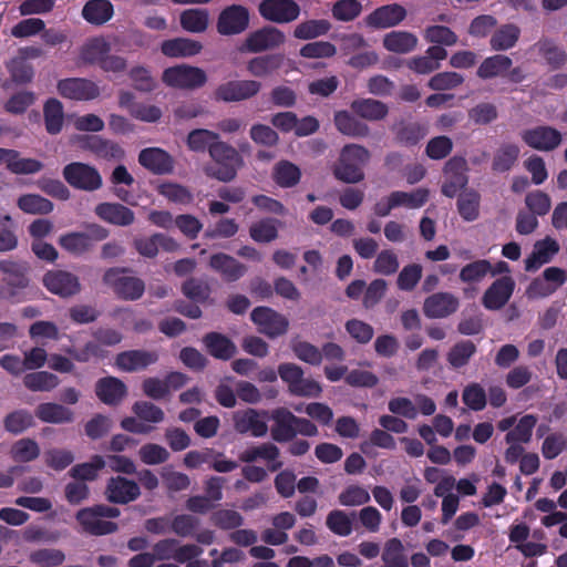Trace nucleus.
Listing matches in <instances>:
<instances>
[{"mask_svg":"<svg viewBox=\"0 0 567 567\" xmlns=\"http://www.w3.org/2000/svg\"><path fill=\"white\" fill-rule=\"evenodd\" d=\"M155 352L132 350L117 355L116 367L122 371H137L144 369L157 361Z\"/></svg>","mask_w":567,"mask_h":567,"instance_id":"26","label":"nucleus"},{"mask_svg":"<svg viewBox=\"0 0 567 567\" xmlns=\"http://www.w3.org/2000/svg\"><path fill=\"white\" fill-rule=\"evenodd\" d=\"M512 60L502 54L485 59L477 69V75L482 79L504 76L512 68Z\"/></svg>","mask_w":567,"mask_h":567,"instance_id":"38","label":"nucleus"},{"mask_svg":"<svg viewBox=\"0 0 567 567\" xmlns=\"http://www.w3.org/2000/svg\"><path fill=\"white\" fill-rule=\"evenodd\" d=\"M96 394L105 404H116L126 395V386L121 380L107 377L97 382Z\"/></svg>","mask_w":567,"mask_h":567,"instance_id":"31","label":"nucleus"},{"mask_svg":"<svg viewBox=\"0 0 567 567\" xmlns=\"http://www.w3.org/2000/svg\"><path fill=\"white\" fill-rule=\"evenodd\" d=\"M7 288L0 289V299H8L12 302H21L25 298L22 296L21 290L28 285V280L21 274H11L7 278Z\"/></svg>","mask_w":567,"mask_h":567,"instance_id":"59","label":"nucleus"},{"mask_svg":"<svg viewBox=\"0 0 567 567\" xmlns=\"http://www.w3.org/2000/svg\"><path fill=\"white\" fill-rule=\"evenodd\" d=\"M34 413L44 423L63 424L74 420V414L69 408L54 402L40 403Z\"/></svg>","mask_w":567,"mask_h":567,"instance_id":"28","label":"nucleus"},{"mask_svg":"<svg viewBox=\"0 0 567 567\" xmlns=\"http://www.w3.org/2000/svg\"><path fill=\"white\" fill-rule=\"evenodd\" d=\"M59 93L70 100L89 101L96 99L101 90L99 85L86 79H65L58 84Z\"/></svg>","mask_w":567,"mask_h":567,"instance_id":"16","label":"nucleus"},{"mask_svg":"<svg viewBox=\"0 0 567 567\" xmlns=\"http://www.w3.org/2000/svg\"><path fill=\"white\" fill-rule=\"evenodd\" d=\"M492 270V264L482 259L467 264L460 271V279L465 284H477L482 281Z\"/></svg>","mask_w":567,"mask_h":567,"instance_id":"56","label":"nucleus"},{"mask_svg":"<svg viewBox=\"0 0 567 567\" xmlns=\"http://www.w3.org/2000/svg\"><path fill=\"white\" fill-rule=\"evenodd\" d=\"M140 164L156 174H167L173 171V159L168 153L158 147H150L141 151Z\"/></svg>","mask_w":567,"mask_h":567,"instance_id":"24","label":"nucleus"},{"mask_svg":"<svg viewBox=\"0 0 567 567\" xmlns=\"http://www.w3.org/2000/svg\"><path fill=\"white\" fill-rule=\"evenodd\" d=\"M423 268L419 264H408L399 272L396 287L402 291H412L420 282Z\"/></svg>","mask_w":567,"mask_h":567,"instance_id":"54","label":"nucleus"},{"mask_svg":"<svg viewBox=\"0 0 567 567\" xmlns=\"http://www.w3.org/2000/svg\"><path fill=\"white\" fill-rule=\"evenodd\" d=\"M519 152L516 144H503L494 156L493 168L498 172L508 171L517 161Z\"/></svg>","mask_w":567,"mask_h":567,"instance_id":"58","label":"nucleus"},{"mask_svg":"<svg viewBox=\"0 0 567 567\" xmlns=\"http://www.w3.org/2000/svg\"><path fill=\"white\" fill-rule=\"evenodd\" d=\"M204 342L210 354L217 359L228 360L236 353V346L219 333H209Z\"/></svg>","mask_w":567,"mask_h":567,"instance_id":"42","label":"nucleus"},{"mask_svg":"<svg viewBox=\"0 0 567 567\" xmlns=\"http://www.w3.org/2000/svg\"><path fill=\"white\" fill-rule=\"evenodd\" d=\"M213 163L205 166V174L220 182H229L237 175L244 161L233 146L221 142L210 146Z\"/></svg>","mask_w":567,"mask_h":567,"instance_id":"1","label":"nucleus"},{"mask_svg":"<svg viewBox=\"0 0 567 567\" xmlns=\"http://www.w3.org/2000/svg\"><path fill=\"white\" fill-rule=\"evenodd\" d=\"M249 24L248 10L239 4L225 8L217 20V31L223 35H234L244 32Z\"/></svg>","mask_w":567,"mask_h":567,"instance_id":"13","label":"nucleus"},{"mask_svg":"<svg viewBox=\"0 0 567 567\" xmlns=\"http://www.w3.org/2000/svg\"><path fill=\"white\" fill-rule=\"evenodd\" d=\"M44 287L52 293L66 298L80 291L76 276L64 270H51L43 277Z\"/></svg>","mask_w":567,"mask_h":567,"instance_id":"17","label":"nucleus"},{"mask_svg":"<svg viewBox=\"0 0 567 567\" xmlns=\"http://www.w3.org/2000/svg\"><path fill=\"white\" fill-rule=\"evenodd\" d=\"M104 281L124 299H138L145 290L144 282L141 279L128 276L126 271L120 269H111L106 271L104 275Z\"/></svg>","mask_w":567,"mask_h":567,"instance_id":"12","label":"nucleus"},{"mask_svg":"<svg viewBox=\"0 0 567 567\" xmlns=\"http://www.w3.org/2000/svg\"><path fill=\"white\" fill-rule=\"evenodd\" d=\"M370 159V152L358 144L346 145L334 167V175L346 183H358L363 179V166Z\"/></svg>","mask_w":567,"mask_h":567,"instance_id":"2","label":"nucleus"},{"mask_svg":"<svg viewBox=\"0 0 567 567\" xmlns=\"http://www.w3.org/2000/svg\"><path fill=\"white\" fill-rule=\"evenodd\" d=\"M457 307L458 300L452 293L437 292L425 299L423 311L429 318H444L455 312Z\"/></svg>","mask_w":567,"mask_h":567,"instance_id":"23","label":"nucleus"},{"mask_svg":"<svg viewBox=\"0 0 567 567\" xmlns=\"http://www.w3.org/2000/svg\"><path fill=\"white\" fill-rule=\"evenodd\" d=\"M39 454L40 447L38 443L31 439H21L17 441L11 449L13 460L19 462H30L37 458Z\"/></svg>","mask_w":567,"mask_h":567,"instance_id":"62","label":"nucleus"},{"mask_svg":"<svg viewBox=\"0 0 567 567\" xmlns=\"http://www.w3.org/2000/svg\"><path fill=\"white\" fill-rule=\"evenodd\" d=\"M17 205L25 214L32 215H44L53 210V204L49 199L37 194H25L20 196Z\"/></svg>","mask_w":567,"mask_h":567,"instance_id":"48","label":"nucleus"},{"mask_svg":"<svg viewBox=\"0 0 567 567\" xmlns=\"http://www.w3.org/2000/svg\"><path fill=\"white\" fill-rule=\"evenodd\" d=\"M466 162L463 158H452L445 166V182L442 186V193L447 197H453L467 183Z\"/></svg>","mask_w":567,"mask_h":567,"instance_id":"22","label":"nucleus"},{"mask_svg":"<svg viewBox=\"0 0 567 567\" xmlns=\"http://www.w3.org/2000/svg\"><path fill=\"white\" fill-rule=\"evenodd\" d=\"M415 34L408 31H391L382 39L383 47L393 53L405 54L413 51L417 45Z\"/></svg>","mask_w":567,"mask_h":567,"instance_id":"29","label":"nucleus"},{"mask_svg":"<svg viewBox=\"0 0 567 567\" xmlns=\"http://www.w3.org/2000/svg\"><path fill=\"white\" fill-rule=\"evenodd\" d=\"M218 137V134L213 131L198 128L189 132L186 143L190 151L205 152L208 150L210 152V146L213 144L221 143Z\"/></svg>","mask_w":567,"mask_h":567,"instance_id":"50","label":"nucleus"},{"mask_svg":"<svg viewBox=\"0 0 567 567\" xmlns=\"http://www.w3.org/2000/svg\"><path fill=\"white\" fill-rule=\"evenodd\" d=\"M138 456L146 465H157L165 463L171 454L166 447L159 444L146 443L140 449Z\"/></svg>","mask_w":567,"mask_h":567,"instance_id":"60","label":"nucleus"},{"mask_svg":"<svg viewBox=\"0 0 567 567\" xmlns=\"http://www.w3.org/2000/svg\"><path fill=\"white\" fill-rule=\"evenodd\" d=\"M136 417L127 416L122 420L121 426L131 433L147 434L154 426L164 421L163 410L146 401L136 402L132 408Z\"/></svg>","mask_w":567,"mask_h":567,"instance_id":"3","label":"nucleus"},{"mask_svg":"<svg viewBox=\"0 0 567 567\" xmlns=\"http://www.w3.org/2000/svg\"><path fill=\"white\" fill-rule=\"evenodd\" d=\"M400 267L398 255L392 249L381 250L373 261L372 269L375 274L382 276L394 275Z\"/></svg>","mask_w":567,"mask_h":567,"instance_id":"53","label":"nucleus"},{"mask_svg":"<svg viewBox=\"0 0 567 567\" xmlns=\"http://www.w3.org/2000/svg\"><path fill=\"white\" fill-rule=\"evenodd\" d=\"M107 231L99 225H90L86 233L72 231L59 238V245L72 255H82L91 249L94 243L106 238Z\"/></svg>","mask_w":567,"mask_h":567,"instance_id":"6","label":"nucleus"},{"mask_svg":"<svg viewBox=\"0 0 567 567\" xmlns=\"http://www.w3.org/2000/svg\"><path fill=\"white\" fill-rule=\"evenodd\" d=\"M362 10V4L358 0H338L332 6V16L338 21H352Z\"/></svg>","mask_w":567,"mask_h":567,"instance_id":"63","label":"nucleus"},{"mask_svg":"<svg viewBox=\"0 0 567 567\" xmlns=\"http://www.w3.org/2000/svg\"><path fill=\"white\" fill-rule=\"evenodd\" d=\"M157 190L168 202L177 205H188L193 202V194L190 190L187 187L176 183H161L157 186Z\"/></svg>","mask_w":567,"mask_h":567,"instance_id":"49","label":"nucleus"},{"mask_svg":"<svg viewBox=\"0 0 567 567\" xmlns=\"http://www.w3.org/2000/svg\"><path fill=\"white\" fill-rule=\"evenodd\" d=\"M279 63L280 59L277 56H258L247 63V70L251 75L262 78L271 74Z\"/></svg>","mask_w":567,"mask_h":567,"instance_id":"64","label":"nucleus"},{"mask_svg":"<svg viewBox=\"0 0 567 567\" xmlns=\"http://www.w3.org/2000/svg\"><path fill=\"white\" fill-rule=\"evenodd\" d=\"M286 42V35L275 27H265L247 35L240 44L243 53H258L281 47Z\"/></svg>","mask_w":567,"mask_h":567,"instance_id":"7","label":"nucleus"},{"mask_svg":"<svg viewBox=\"0 0 567 567\" xmlns=\"http://www.w3.org/2000/svg\"><path fill=\"white\" fill-rule=\"evenodd\" d=\"M406 17V10L399 3L381 6L364 18L367 27L389 29L400 24Z\"/></svg>","mask_w":567,"mask_h":567,"instance_id":"15","label":"nucleus"},{"mask_svg":"<svg viewBox=\"0 0 567 567\" xmlns=\"http://www.w3.org/2000/svg\"><path fill=\"white\" fill-rule=\"evenodd\" d=\"M261 83L255 80H233L220 84L214 92L218 101L239 102L258 94Z\"/></svg>","mask_w":567,"mask_h":567,"instance_id":"11","label":"nucleus"},{"mask_svg":"<svg viewBox=\"0 0 567 567\" xmlns=\"http://www.w3.org/2000/svg\"><path fill=\"white\" fill-rule=\"evenodd\" d=\"M429 197V189L423 187L411 192L395 190L392 192V204L395 208L419 209L427 203Z\"/></svg>","mask_w":567,"mask_h":567,"instance_id":"35","label":"nucleus"},{"mask_svg":"<svg viewBox=\"0 0 567 567\" xmlns=\"http://www.w3.org/2000/svg\"><path fill=\"white\" fill-rule=\"evenodd\" d=\"M515 282L509 276L494 281L483 296V305L488 310L501 309L511 298Z\"/></svg>","mask_w":567,"mask_h":567,"instance_id":"21","label":"nucleus"},{"mask_svg":"<svg viewBox=\"0 0 567 567\" xmlns=\"http://www.w3.org/2000/svg\"><path fill=\"white\" fill-rule=\"evenodd\" d=\"M45 127L50 134L61 131L64 120L63 107L58 100H49L44 106Z\"/></svg>","mask_w":567,"mask_h":567,"instance_id":"57","label":"nucleus"},{"mask_svg":"<svg viewBox=\"0 0 567 567\" xmlns=\"http://www.w3.org/2000/svg\"><path fill=\"white\" fill-rule=\"evenodd\" d=\"M210 267L229 281L239 279L246 272V267L244 265L225 254H216L212 256Z\"/></svg>","mask_w":567,"mask_h":567,"instance_id":"32","label":"nucleus"},{"mask_svg":"<svg viewBox=\"0 0 567 567\" xmlns=\"http://www.w3.org/2000/svg\"><path fill=\"white\" fill-rule=\"evenodd\" d=\"M300 168L289 161H280L272 171V178L280 187L289 188L300 181Z\"/></svg>","mask_w":567,"mask_h":567,"instance_id":"41","label":"nucleus"},{"mask_svg":"<svg viewBox=\"0 0 567 567\" xmlns=\"http://www.w3.org/2000/svg\"><path fill=\"white\" fill-rule=\"evenodd\" d=\"M382 567H409L404 546L398 538L389 539L382 551Z\"/></svg>","mask_w":567,"mask_h":567,"instance_id":"43","label":"nucleus"},{"mask_svg":"<svg viewBox=\"0 0 567 567\" xmlns=\"http://www.w3.org/2000/svg\"><path fill=\"white\" fill-rule=\"evenodd\" d=\"M141 494L140 486L134 481L122 476L109 480L105 495L106 498L116 504H127L135 501Z\"/></svg>","mask_w":567,"mask_h":567,"instance_id":"19","label":"nucleus"},{"mask_svg":"<svg viewBox=\"0 0 567 567\" xmlns=\"http://www.w3.org/2000/svg\"><path fill=\"white\" fill-rule=\"evenodd\" d=\"M63 177L73 187L83 190H96L102 186V176L99 171L84 163H71L63 169Z\"/></svg>","mask_w":567,"mask_h":567,"instance_id":"8","label":"nucleus"},{"mask_svg":"<svg viewBox=\"0 0 567 567\" xmlns=\"http://www.w3.org/2000/svg\"><path fill=\"white\" fill-rule=\"evenodd\" d=\"M206 81L207 75L204 70L188 64L169 66L162 73V82L177 90H194L203 86Z\"/></svg>","mask_w":567,"mask_h":567,"instance_id":"4","label":"nucleus"},{"mask_svg":"<svg viewBox=\"0 0 567 567\" xmlns=\"http://www.w3.org/2000/svg\"><path fill=\"white\" fill-rule=\"evenodd\" d=\"M209 23V14L205 9H188L181 14V24L192 33L204 32Z\"/></svg>","mask_w":567,"mask_h":567,"instance_id":"46","label":"nucleus"},{"mask_svg":"<svg viewBox=\"0 0 567 567\" xmlns=\"http://www.w3.org/2000/svg\"><path fill=\"white\" fill-rule=\"evenodd\" d=\"M250 318L257 326L260 333L269 338H276L287 332L288 319L268 307H257L252 310Z\"/></svg>","mask_w":567,"mask_h":567,"instance_id":"10","label":"nucleus"},{"mask_svg":"<svg viewBox=\"0 0 567 567\" xmlns=\"http://www.w3.org/2000/svg\"><path fill=\"white\" fill-rule=\"evenodd\" d=\"M95 214L103 220L117 226H127L134 221V213L117 203H103L95 207Z\"/></svg>","mask_w":567,"mask_h":567,"instance_id":"27","label":"nucleus"},{"mask_svg":"<svg viewBox=\"0 0 567 567\" xmlns=\"http://www.w3.org/2000/svg\"><path fill=\"white\" fill-rule=\"evenodd\" d=\"M523 142L530 148L539 152H551L563 142L561 133L547 125H539L522 132Z\"/></svg>","mask_w":567,"mask_h":567,"instance_id":"9","label":"nucleus"},{"mask_svg":"<svg viewBox=\"0 0 567 567\" xmlns=\"http://www.w3.org/2000/svg\"><path fill=\"white\" fill-rule=\"evenodd\" d=\"M111 44L103 38L89 40L81 49V59L87 63H97L99 65L110 53Z\"/></svg>","mask_w":567,"mask_h":567,"instance_id":"47","label":"nucleus"},{"mask_svg":"<svg viewBox=\"0 0 567 567\" xmlns=\"http://www.w3.org/2000/svg\"><path fill=\"white\" fill-rule=\"evenodd\" d=\"M235 427L240 433L264 436L268 431L267 412L247 409L234 414Z\"/></svg>","mask_w":567,"mask_h":567,"instance_id":"18","label":"nucleus"},{"mask_svg":"<svg viewBox=\"0 0 567 567\" xmlns=\"http://www.w3.org/2000/svg\"><path fill=\"white\" fill-rule=\"evenodd\" d=\"M112 16L113 6L107 0H90L82 10V17L91 24H103Z\"/></svg>","mask_w":567,"mask_h":567,"instance_id":"37","label":"nucleus"},{"mask_svg":"<svg viewBox=\"0 0 567 567\" xmlns=\"http://www.w3.org/2000/svg\"><path fill=\"white\" fill-rule=\"evenodd\" d=\"M351 110L368 121H381L389 112L386 104L373 99H359L351 103Z\"/></svg>","mask_w":567,"mask_h":567,"instance_id":"33","label":"nucleus"},{"mask_svg":"<svg viewBox=\"0 0 567 567\" xmlns=\"http://www.w3.org/2000/svg\"><path fill=\"white\" fill-rule=\"evenodd\" d=\"M331 29L328 20H307L297 24L293 29V37L299 40H311L324 35Z\"/></svg>","mask_w":567,"mask_h":567,"instance_id":"45","label":"nucleus"},{"mask_svg":"<svg viewBox=\"0 0 567 567\" xmlns=\"http://www.w3.org/2000/svg\"><path fill=\"white\" fill-rule=\"evenodd\" d=\"M525 206L535 216H545L551 208V198L543 190L536 189L525 196Z\"/></svg>","mask_w":567,"mask_h":567,"instance_id":"55","label":"nucleus"},{"mask_svg":"<svg viewBox=\"0 0 567 567\" xmlns=\"http://www.w3.org/2000/svg\"><path fill=\"white\" fill-rule=\"evenodd\" d=\"M519 35L520 29L516 24H504L493 33L489 43L495 51H506L516 44Z\"/></svg>","mask_w":567,"mask_h":567,"instance_id":"39","label":"nucleus"},{"mask_svg":"<svg viewBox=\"0 0 567 567\" xmlns=\"http://www.w3.org/2000/svg\"><path fill=\"white\" fill-rule=\"evenodd\" d=\"M84 147L92 151L97 157L107 161H118L124 157V151L118 144L99 136L86 137Z\"/></svg>","mask_w":567,"mask_h":567,"instance_id":"34","label":"nucleus"},{"mask_svg":"<svg viewBox=\"0 0 567 567\" xmlns=\"http://www.w3.org/2000/svg\"><path fill=\"white\" fill-rule=\"evenodd\" d=\"M537 419L534 415L527 414L520 417L515 427L506 435L507 443H527L533 433Z\"/></svg>","mask_w":567,"mask_h":567,"instance_id":"52","label":"nucleus"},{"mask_svg":"<svg viewBox=\"0 0 567 567\" xmlns=\"http://www.w3.org/2000/svg\"><path fill=\"white\" fill-rule=\"evenodd\" d=\"M23 384L33 392H49L60 384V379L48 371H35L23 378Z\"/></svg>","mask_w":567,"mask_h":567,"instance_id":"40","label":"nucleus"},{"mask_svg":"<svg viewBox=\"0 0 567 567\" xmlns=\"http://www.w3.org/2000/svg\"><path fill=\"white\" fill-rule=\"evenodd\" d=\"M259 13L266 20L288 23L299 17L300 8L293 0H264L259 4Z\"/></svg>","mask_w":567,"mask_h":567,"instance_id":"14","label":"nucleus"},{"mask_svg":"<svg viewBox=\"0 0 567 567\" xmlns=\"http://www.w3.org/2000/svg\"><path fill=\"white\" fill-rule=\"evenodd\" d=\"M560 246L558 241L549 236L537 240L530 255L525 259V270L535 271L543 265L548 264L558 254Z\"/></svg>","mask_w":567,"mask_h":567,"instance_id":"20","label":"nucleus"},{"mask_svg":"<svg viewBox=\"0 0 567 567\" xmlns=\"http://www.w3.org/2000/svg\"><path fill=\"white\" fill-rule=\"evenodd\" d=\"M4 429L12 434H20L35 425L33 414L25 410L19 409L9 413L3 420Z\"/></svg>","mask_w":567,"mask_h":567,"instance_id":"44","label":"nucleus"},{"mask_svg":"<svg viewBox=\"0 0 567 567\" xmlns=\"http://www.w3.org/2000/svg\"><path fill=\"white\" fill-rule=\"evenodd\" d=\"M271 419L275 425L271 431L274 440L278 442L288 441L293 436L296 415L285 408L272 411Z\"/></svg>","mask_w":567,"mask_h":567,"instance_id":"30","label":"nucleus"},{"mask_svg":"<svg viewBox=\"0 0 567 567\" xmlns=\"http://www.w3.org/2000/svg\"><path fill=\"white\" fill-rule=\"evenodd\" d=\"M334 124L340 133L351 137H365L370 132L367 124L360 122L347 111H338L334 114Z\"/></svg>","mask_w":567,"mask_h":567,"instance_id":"36","label":"nucleus"},{"mask_svg":"<svg viewBox=\"0 0 567 567\" xmlns=\"http://www.w3.org/2000/svg\"><path fill=\"white\" fill-rule=\"evenodd\" d=\"M480 196L476 192L465 190L458 198V212L467 220H475L478 216Z\"/></svg>","mask_w":567,"mask_h":567,"instance_id":"61","label":"nucleus"},{"mask_svg":"<svg viewBox=\"0 0 567 567\" xmlns=\"http://www.w3.org/2000/svg\"><path fill=\"white\" fill-rule=\"evenodd\" d=\"M203 47L198 41L188 38L165 40L161 44L162 53L167 58L179 59L198 54Z\"/></svg>","mask_w":567,"mask_h":567,"instance_id":"25","label":"nucleus"},{"mask_svg":"<svg viewBox=\"0 0 567 567\" xmlns=\"http://www.w3.org/2000/svg\"><path fill=\"white\" fill-rule=\"evenodd\" d=\"M120 515L116 507L106 505H97L81 509L76 514V518L87 533L94 535H105L116 530V524L104 520L103 518H114Z\"/></svg>","mask_w":567,"mask_h":567,"instance_id":"5","label":"nucleus"},{"mask_svg":"<svg viewBox=\"0 0 567 567\" xmlns=\"http://www.w3.org/2000/svg\"><path fill=\"white\" fill-rule=\"evenodd\" d=\"M278 220L261 219L254 223L249 228L250 237L257 243H270L278 236Z\"/></svg>","mask_w":567,"mask_h":567,"instance_id":"51","label":"nucleus"}]
</instances>
